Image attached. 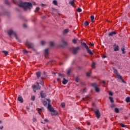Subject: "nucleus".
<instances>
[{
	"label": "nucleus",
	"instance_id": "nucleus-1",
	"mask_svg": "<svg viewBox=\"0 0 130 130\" xmlns=\"http://www.w3.org/2000/svg\"><path fill=\"white\" fill-rule=\"evenodd\" d=\"M8 34L9 35L10 38H12V35H14L16 40H17L19 42H21V40L18 38L17 33L14 32V30H13L12 29H10L8 31Z\"/></svg>",
	"mask_w": 130,
	"mask_h": 130
},
{
	"label": "nucleus",
	"instance_id": "nucleus-2",
	"mask_svg": "<svg viewBox=\"0 0 130 130\" xmlns=\"http://www.w3.org/2000/svg\"><path fill=\"white\" fill-rule=\"evenodd\" d=\"M25 45L28 46L29 48H32L33 51H35V52H36L37 54H39V52H37V51L35 49L33 48L34 47V44H33V43L29 42V41H28V40H27L25 42Z\"/></svg>",
	"mask_w": 130,
	"mask_h": 130
},
{
	"label": "nucleus",
	"instance_id": "nucleus-3",
	"mask_svg": "<svg viewBox=\"0 0 130 130\" xmlns=\"http://www.w3.org/2000/svg\"><path fill=\"white\" fill-rule=\"evenodd\" d=\"M91 110L93 111V112H94L96 118H98V119H99V118H100V116H101V114L100 113L99 109H98V108H91Z\"/></svg>",
	"mask_w": 130,
	"mask_h": 130
},
{
	"label": "nucleus",
	"instance_id": "nucleus-4",
	"mask_svg": "<svg viewBox=\"0 0 130 130\" xmlns=\"http://www.w3.org/2000/svg\"><path fill=\"white\" fill-rule=\"evenodd\" d=\"M81 45H83V46H84V47H85V48L86 49L87 52L88 53H89V54H90V55H93V52H92L91 50L89 48V47H88V45L86 44V43L81 42Z\"/></svg>",
	"mask_w": 130,
	"mask_h": 130
},
{
	"label": "nucleus",
	"instance_id": "nucleus-5",
	"mask_svg": "<svg viewBox=\"0 0 130 130\" xmlns=\"http://www.w3.org/2000/svg\"><path fill=\"white\" fill-rule=\"evenodd\" d=\"M79 50H80L79 47H77L76 48L72 47L70 48V50H71L73 54H76L77 53H78V51H79Z\"/></svg>",
	"mask_w": 130,
	"mask_h": 130
},
{
	"label": "nucleus",
	"instance_id": "nucleus-6",
	"mask_svg": "<svg viewBox=\"0 0 130 130\" xmlns=\"http://www.w3.org/2000/svg\"><path fill=\"white\" fill-rule=\"evenodd\" d=\"M112 70L113 71V73L115 74L118 78V79H120L121 80L122 79V77H121L119 74L117 70H116L114 67H113Z\"/></svg>",
	"mask_w": 130,
	"mask_h": 130
},
{
	"label": "nucleus",
	"instance_id": "nucleus-7",
	"mask_svg": "<svg viewBox=\"0 0 130 130\" xmlns=\"http://www.w3.org/2000/svg\"><path fill=\"white\" fill-rule=\"evenodd\" d=\"M91 86L94 88L96 92H100V89L98 88V84L96 83H91Z\"/></svg>",
	"mask_w": 130,
	"mask_h": 130
},
{
	"label": "nucleus",
	"instance_id": "nucleus-8",
	"mask_svg": "<svg viewBox=\"0 0 130 130\" xmlns=\"http://www.w3.org/2000/svg\"><path fill=\"white\" fill-rule=\"evenodd\" d=\"M32 8V3H25L24 10H27V9H30Z\"/></svg>",
	"mask_w": 130,
	"mask_h": 130
},
{
	"label": "nucleus",
	"instance_id": "nucleus-9",
	"mask_svg": "<svg viewBox=\"0 0 130 130\" xmlns=\"http://www.w3.org/2000/svg\"><path fill=\"white\" fill-rule=\"evenodd\" d=\"M51 114L52 115H58V112H57V111H56V110H55V109H54L53 110H52V111H51Z\"/></svg>",
	"mask_w": 130,
	"mask_h": 130
},
{
	"label": "nucleus",
	"instance_id": "nucleus-10",
	"mask_svg": "<svg viewBox=\"0 0 130 130\" xmlns=\"http://www.w3.org/2000/svg\"><path fill=\"white\" fill-rule=\"evenodd\" d=\"M113 47L115 48H114V51H118V50H119V47H118V45H114Z\"/></svg>",
	"mask_w": 130,
	"mask_h": 130
},
{
	"label": "nucleus",
	"instance_id": "nucleus-11",
	"mask_svg": "<svg viewBox=\"0 0 130 130\" xmlns=\"http://www.w3.org/2000/svg\"><path fill=\"white\" fill-rule=\"evenodd\" d=\"M48 109H49L50 111H52L54 108L51 107V105H50V104H48Z\"/></svg>",
	"mask_w": 130,
	"mask_h": 130
},
{
	"label": "nucleus",
	"instance_id": "nucleus-12",
	"mask_svg": "<svg viewBox=\"0 0 130 130\" xmlns=\"http://www.w3.org/2000/svg\"><path fill=\"white\" fill-rule=\"evenodd\" d=\"M18 7L20 8H23L25 9V3L20 2V4L18 5Z\"/></svg>",
	"mask_w": 130,
	"mask_h": 130
},
{
	"label": "nucleus",
	"instance_id": "nucleus-13",
	"mask_svg": "<svg viewBox=\"0 0 130 130\" xmlns=\"http://www.w3.org/2000/svg\"><path fill=\"white\" fill-rule=\"evenodd\" d=\"M18 101H19L20 103H23V102H24V100L21 96H18Z\"/></svg>",
	"mask_w": 130,
	"mask_h": 130
},
{
	"label": "nucleus",
	"instance_id": "nucleus-14",
	"mask_svg": "<svg viewBox=\"0 0 130 130\" xmlns=\"http://www.w3.org/2000/svg\"><path fill=\"white\" fill-rule=\"evenodd\" d=\"M114 35H116V32L115 31H112L109 33V37H112Z\"/></svg>",
	"mask_w": 130,
	"mask_h": 130
},
{
	"label": "nucleus",
	"instance_id": "nucleus-15",
	"mask_svg": "<svg viewBox=\"0 0 130 130\" xmlns=\"http://www.w3.org/2000/svg\"><path fill=\"white\" fill-rule=\"evenodd\" d=\"M68 82H69V80L66 79V78H63L62 83L63 85H67V84H68Z\"/></svg>",
	"mask_w": 130,
	"mask_h": 130
},
{
	"label": "nucleus",
	"instance_id": "nucleus-16",
	"mask_svg": "<svg viewBox=\"0 0 130 130\" xmlns=\"http://www.w3.org/2000/svg\"><path fill=\"white\" fill-rule=\"evenodd\" d=\"M36 76H37V79H39V78L41 77V73L39 72H36Z\"/></svg>",
	"mask_w": 130,
	"mask_h": 130
},
{
	"label": "nucleus",
	"instance_id": "nucleus-17",
	"mask_svg": "<svg viewBox=\"0 0 130 130\" xmlns=\"http://www.w3.org/2000/svg\"><path fill=\"white\" fill-rule=\"evenodd\" d=\"M62 33L64 35H66V34H68L69 33V29H64L62 31Z\"/></svg>",
	"mask_w": 130,
	"mask_h": 130
},
{
	"label": "nucleus",
	"instance_id": "nucleus-18",
	"mask_svg": "<svg viewBox=\"0 0 130 130\" xmlns=\"http://www.w3.org/2000/svg\"><path fill=\"white\" fill-rule=\"evenodd\" d=\"M48 49H46L45 50V57H47V55H48Z\"/></svg>",
	"mask_w": 130,
	"mask_h": 130
},
{
	"label": "nucleus",
	"instance_id": "nucleus-19",
	"mask_svg": "<svg viewBox=\"0 0 130 130\" xmlns=\"http://www.w3.org/2000/svg\"><path fill=\"white\" fill-rule=\"evenodd\" d=\"M32 89L34 90V91L35 92H36V90H38L37 86L35 85H32Z\"/></svg>",
	"mask_w": 130,
	"mask_h": 130
},
{
	"label": "nucleus",
	"instance_id": "nucleus-20",
	"mask_svg": "<svg viewBox=\"0 0 130 130\" xmlns=\"http://www.w3.org/2000/svg\"><path fill=\"white\" fill-rule=\"evenodd\" d=\"M69 5H71L72 7H74V5H75V1H71L69 2Z\"/></svg>",
	"mask_w": 130,
	"mask_h": 130
},
{
	"label": "nucleus",
	"instance_id": "nucleus-21",
	"mask_svg": "<svg viewBox=\"0 0 130 130\" xmlns=\"http://www.w3.org/2000/svg\"><path fill=\"white\" fill-rule=\"evenodd\" d=\"M40 94H41V96L42 97V98H45V97H46V94L45 93L41 92Z\"/></svg>",
	"mask_w": 130,
	"mask_h": 130
},
{
	"label": "nucleus",
	"instance_id": "nucleus-22",
	"mask_svg": "<svg viewBox=\"0 0 130 130\" xmlns=\"http://www.w3.org/2000/svg\"><path fill=\"white\" fill-rule=\"evenodd\" d=\"M109 99L111 103H113V102H114V101L113 100V98L110 96Z\"/></svg>",
	"mask_w": 130,
	"mask_h": 130
},
{
	"label": "nucleus",
	"instance_id": "nucleus-23",
	"mask_svg": "<svg viewBox=\"0 0 130 130\" xmlns=\"http://www.w3.org/2000/svg\"><path fill=\"white\" fill-rule=\"evenodd\" d=\"M62 43H63V44L64 46H67V45H68V43L67 42H66L65 41H64V40H62Z\"/></svg>",
	"mask_w": 130,
	"mask_h": 130
},
{
	"label": "nucleus",
	"instance_id": "nucleus-24",
	"mask_svg": "<svg viewBox=\"0 0 130 130\" xmlns=\"http://www.w3.org/2000/svg\"><path fill=\"white\" fill-rule=\"evenodd\" d=\"M2 52L3 53H4L5 55H6V56L7 55H8V54H9V52L7 51H3Z\"/></svg>",
	"mask_w": 130,
	"mask_h": 130
},
{
	"label": "nucleus",
	"instance_id": "nucleus-25",
	"mask_svg": "<svg viewBox=\"0 0 130 130\" xmlns=\"http://www.w3.org/2000/svg\"><path fill=\"white\" fill-rule=\"evenodd\" d=\"M121 51H122L123 54L125 53V51H124V50H125L124 46H123L121 47Z\"/></svg>",
	"mask_w": 130,
	"mask_h": 130
},
{
	"label": "nucleus",
	"instance_id": "nucleus-26",
	"mask_svg": "<svg viewBox=\"0 0 130 130\" xmlns=\"http://www.w3.org/2000/svg\"><path fill=\"white\" fill-rule=\"evenodd\" d=\"M90 18H91L92 23H94V22H95V21H94V16L91 15L90 17Z\"/></svg>",
	"mask_w": 130,
	"mask_h": 130
},
{
	"label": "nucleus",
	"instance_id": "nucleus-27",
	"mask_svg": "<svg viewBox=\"0 0 130 130\" xmlns=\"http://www.w3.org/2000/svg\"><path fill=\"white\" fill-rule=\"evenodd\" d=\"M37 89H38H38H39V90H40V89H41V86H40V85H39V83H38V82H37Z\"/></svg>",
	"mask_w": 130,
	"mask_h": 130
},
{
	"label": "nucleus",
	"instance_id": "nucleus-28",
	"mask_svg": "<svg viewBox=\"0 0 130 130\" xmlns=\"http://www.w3.org/2000/svg\"><path fill=\"white\" fill-rule=\"evenodd\" d=\"M125 101H126V102H127V103H129V102H130V98H129V97H127L126 98V99H125Z\"/></svg>",
	"mask_w": 130,
	"mask_h": 130
},
{
	"label": "nucleus",
	"instance_id": "nucleus-29",
	"mask_svg": "<svg viewBox=\"0 0 130 130\" xmlns=\"http://www.w3.org/2000/svg\"><path fill=\"white\" fill-rule=\"evenodd\" d=\"M32 120L33 122H37V119L35 117H33L32 119Z\"/></svg>",
	"mask_w": 130,
	"mask_h": 130
},
{
	"label": "nucleus",
	"instance_id": "nucleus-30",
	"mask_svg": "<svg viewBox=\"0 0 130 130\" xmlns=\"http://www.w3.org/2000/svg\"><path fill=\"white\" fill-rule=\"evenodd\" d=\"M115 112H116V113H118L119 112V110L118 109V108H115Z\"/></svg>",
	"mask_w": 130,
	"mask_h": 130
},
{
	"label": "nucleus",
	"instance_id": "nucleus-31",
	"mask_svg": "<svg viewBox=\"0 0 130 130\" xmlns=\"http://www.w3.org/2000/svg\"><path fill=\"white\" fill-rule=\"evenodd\" d=\"M43 104L44 106H46V105H47V102L46 101H43Z\"/></svg>",
	"mask_w": 130,
	"mask_h": 130
},
{
	"label": "nucleus",
	"instance_id": "nucleus-32",
	"mask_svg": "<svg viewBox=\"0 0 130 130\" xmlns=\"http://www.w3.org/2000/svg\"><path fill=\"white\" fill-rule=\"evenodd\" d=\"M50 46L52 47V46H54V43L53 42H50Z\"/></svg>",
	"mask_w": 130,
	"mask_h": 130
},
{
	"label": "nucleus",
	"instance_id": "nucleus-33",
	"mask_svg": "<svg viewBox=\"0 0 130 130\" xmlns=\"http://www.w3.org/2000/svg\"><path fill=\"white\" fill-rule=\"evenodd\" d=\"M53 5H54L55 6H57V1L54 0L53 1Z\"/></svg>",
	"mask_w": 130,
	"mask_h": 130
},
{
	"label": "nucleus",
	"instance_id": "nucleus-34",
	"mask_svg": "<svg viewBox=\"0 0 130 130\" xmlns=\"http://www.w3.org/2000/svg\"><path fill=\"white\" fill-rule=\"evenodd\" d=\"M84 25H85V26H89V22L88 21H85L84 22Z\"/></svg>",
	"mask_w": 130,
	"mask_h": 130
},
{
	"label": "nucleus",
	"instance_id": "nucleus-35",
	"mask_svg": "<svg viewBox=\"0 0 130 130\" xmlns=\"http://www.w3.org/2000/svg\"><path fill=\"white\" fill-rule=\"evenodd\" d=\"M77 12L78 13H81V12H82V9L80 8H78L77 10Z\"/></svg>",
	"mask_w": 130,
	"mask_h": 130
},
{
	"label": "nucleus",
	"instance_id": "nucleus-36",
	"mask_svg": "<svg viewBox=\"0 0 130 130\" xmlns=\"http://www.w3.org/2000/svg\"><path fill=\"white\" fill-rule=\"evenodd\" d=\"M58 76H59V77H61L62 78H64V75L63 74L58 73Z\"/></svg>",
	"mask_w": 130,
	"mask_h": 130
},
{
	"label": "nucleus",
	"instance_id": "nucleus-37",
	"mask_svg": "<svg viewBox=\"0 0 130 130\" xmlns=\"http://www.w3.org/2000/svg\"><path fill=\"white\" fill-rule=\"evenodd\" d=\"M39 10H40V8L39 7H37L36 10H35V13L38 12V11H39Z\"/></svg>",
	"mask_w": 130,
	"mask_h": 130
},
{
	"label": "nucleus",
	"instance_id": "nucleus-38",
	"mask_svg": "<svg viewBox=\"0 0 130 130\" xmlns=\"http://www.w3.org/2000/svg\"><path fill=\"white\" fill-rule=\"evenodd\" d=\"M86 76L87 77H90L91 76V72H87L86 73Z\"/></svg>",
	"mask_w": 130,
	"mask_h": 130
},
{
	"label": "nucleus",
	"instance_id": "nucleus-39",
	"mask_svg": "<svg viewBox=\"0 0 130 130\" xmlns=\"http://www.w3.org/2000/svg\"><path fill=\"white\" fill-rule=\"evenodd\" d=\"M41 45H45V41H42L41 42Z\"/></svg>",
	"mask_w": 130,
	"mask_h": 130
},
{
	"label": "nucleus",
	"instance_id": "nucleus-40",
	"mask_svg": "<svg viewBox=\"0 0 130 130\" xmlns=\"http://www.w3.org/2000/svg\"><path fill=\"white\" fill-rule=\"evenodd\" d=\"M79 80H80V79H79V77H77L76 78V79H75V81L76 82V83H79Z\"/></svg>",
	"mask_w": 130,
	"mask_h": 130
},
{
	"label": "nucleus",
	"instance_id": "nucleus-41",
	"mask_svg": "<svg viewBox=\"0 0 130 130\" xmlns=\"http://www.w3.org/2000/svg\"><path fill=\"white\" fill-rule=\"evenodd\" d=\"M91 67L93 69H95V62H93L91 65Z\"/></svg>",
	"mask_w": 130,
	"mask_h": 130
},
{
	"label": "nucleus",
	"instance_id": "nucleus-42",
	"mask_svg": "<svg viewBox=\"0 0 130 130\" xmlns=\"http://www.w3.org/2000/svg\"><path fill=\"white\" fill-rule=\"evenodd\" d=\"M86 99H87V100H89V99H91V96H90V95H86Z\"/></svg>",
	"mask_w": 130,
	"mask_h": 130
},
{
	"label": "nucleus",
	"instance_id": "nucleus-43",
	"mask_svg": "<svg viewBox=\"0 0 130 130\" xmlns=\"http://www.w3.org/2000/svg\"><path fill=\"white\" fill-rule=\"evenodd\" d=\"M5 4L6 5H10V2H9L8 0H6L5 1Z\"/></svg>",
	"mask_w": 130,
	"mask_h": 130
},
{
	"label": "nucleus",
	"instance_id": "nucleus-44",
	"mask_svg": "<svg viewBox=\"0 0 130 130\" xmlns=\"http://www.w3.org/2000/svg\"><path fill=\"white\" fill-rule=\"evenodd\" d=\"M73 43L74 44H77V40H76V39H73Z\"/></svg>",
	"mask_w": 130,
	"mask_h": 130
},
{
	"label": "nucleus",
	"instance_id": "nucleus-45",
	"mask_svg": "<svg viewBox=\"0 0 130 130\" xmlns=\"http://www.w3.org/2000/svg\"><path fill=\"white\" fill-rule=\"evenodd\" d=\"M61 107H62L63 108V107H64V106H66V104L63 103L61 104Z\"/></svg>",
	"mask_w": 130,
	"mask_h": 130
},
{
	"label": "nucleus",
	"instance_id": "nucleus-46",
	"mask_svg": "<svg viewBox=\"0 0 130 130\" xmlns=\"http://www.w3.org/2000/svg\"><path fill=\"white\" fill-rule=\"evenodd\" d=\"M46 101L48 102V104H50V102H51L50 99H48L46 100Z\"/></svg>",
	"mask_w": 130,
	"mask_h": 130
},
{
	"label": "nucleus",
	"instance_id": "nucleus-47",
	"mask_svg": "<svg viewBox=\"0 0 130 130\" xmlns=\"http://www.w3.org/2000/svg\"><path fill=\"white\" fill-rule=\"evenodd\" d=\"M109 94L110 95V96H113V93L111 91H110L109 92Z\"/></svg>",
	"mask_w": 130,
	"mask_h": 130
},
{
	"label": "nucleus",
	"instance_id": "nucleus-48",
	"mask_svg": "<svg viewBox=\"0 0 130 130\" xmlns=\"http://www.w3.org/2000/svg\"><path fill=\"white\" fill-rule=\"evenodd\" d=\"M31 99L32 101H34V100H35V96H32L31 98Z\"/></svg>",
	"mask_w": 130,
	"mask_h": 130
},
{
	"label": "nucleus",
	"instance_id": "nucleus-49",
	"mask_svg": "<svg viewBox=\"0 0 130 130\" xmlns=\"http://www.w3.org/2000/svg\"><path fill=\"white\" fill-rule=\"evenodd\" d=\"M120 125L122 127H125V125L122 124V123H120Z\"/></svg>",
	"mask_w": 130,
	"mask_h": 130
},
{
	"label": "nucleus",
	"instance_id": "nucleus-50",
	"mask_svg": "<svg viewBox=\"0 0 130 130\" xmlns=\"http://www.w3.org/2000/svg\"><path fill=\"white\" fill-rule=\"evenodd\" d=\"M71 74V69H69L68 71H67V74L68 75H70Z\"/></svg>",
	"mask_w": 130,
	"mask_h": 130
},
{
	"label": "nucleus",
	"instance_id": "nucleus-51",
	"mask_svg": "<svg viewBox=\"0 0 130 130\" xmlns=\"http://www.w3.org/2000/svg\"><path fill=\"white\" fill-rule=\"evenodd\" d=\"M23 53H28V51H27L26 50H23Z\"/></svg>",
	"mask_w": 130,
	"mask_h": 130
},
{
	"label": "nucleus",
	"instance_id": "nucleus-52",
	"mask_svg": "<svg viewBox=\"0 0 130 130\" xmlns=\"http://www.w3.org/2000/svg\"><path fill=\"white\" fill-rule=\"evenodd\" d=\"M14 4H15V5H18V3L16 2V0H12Z\"/></svg>",
	"mask_w": 130,
	"mask_h": 130
},
{
	"label": "nucleus",
	"instance_id": "nucleus-53",
	"mask_svg": "<svg viewBox=\"0 0 130 130\" xmlns=\"http://www.w3.org/2000/svg\"><path fill=\"white\" fill-rule=\"evenodd\" d=\"M50 62H53V60H50V61H49L48 62V63H47V66H48V64H49L50 63Z\"/></svg>",
	"mask_w": 130,
	"mask_h": 130
},
{
	"label": "nucleus",
	"instance_id": "nucleus-54",
	"mask_svg": "<svg viewBox=\"0 0 130 130\" xmlns=\"http://www.w3.org/2000/svg\"><path fill=\"white\" fill-rule=\"evenodd\" d=\"M89 45H90L91 46H94V43H89Z\"/></svg>",
	"mask_w": 130,
	"mask_h": 130
},
{
	"label": "nucleus",
	"instance_id": "nucleus-55",
	"mask_svg": "<svg viewBox=\"0 0 130 130\" xmlns=\"http://www.w3.org/2000/svg\"><path fill=\"white\" fill-rule=\"evenodd\" d=\"M40 85H41V86H44V83L42 81L40 82Z\"/></svg>",
	"mask_w": 130,
	"mask_h": 130
},
{
	"label": "nucleus",
	"instance_id": "nucleus-56",
	"mask_svg": "<svg viewBox=\"0 0 130 130\" xmlns=\"http://www.w3.org/2000/svg\"><path fill=\"white\" fill-rule=\"evenodd\" d=\"M121 80L122 83H124V84H126V82H125V81H124V80H123V79L122 78Z\"/></svg>",
	"mask_w": 130,
	"mask_h": 130
},
{
	"label": "nucleus",
	"instance_id": "nucleus-57",
	"mask_svg": "<svg viewBox=\"0 0 130 130\" xmlns=\"http://www.w3.org/2000/svg\"><path fill=\"white\" fill-rule=\"evenodd\" d=\"M86 91H87V89L84 88V89H83V93H85V92H86Z\"/></svg>",
	"mask_w": 130,
	"mask_h": 130
},
{
	"label": "nucleus",
	"instance_id": "nucleus-58",
	"mask_svg": "<svg viewBox=\"0 0 130 130\" xmlns=\"http://www.w3.org/2000/svg\"><path fill=\"white\" fill-rule=\"evenodd\" d=\"M23 26L24 28H27V25L26 24H24L23 25Z\"/></svg>",
	"mask_w": 130,
	"mask_h": 130
},
{
	"label": "nucleus",
	"instance_id": "nucleus-59",
	"mask_svg": "<svg viewBox=\"0 0 130 130\" xmlns=\"http://www.w3.org/2000/svg\"><path fill=\"white\" fill-rule=\"evenodd\" d=\"M38 109L39 111H41V110H43V107L41 108H38Z\"/></svg>",
	"mask_w": 130,
	"mask_h": 130
},
{
	"label": "nucleus",
	"instance_id": "nucleus-60",
	"mask_svg": "<svg viewBox=\"0 0 130 130\" xmlns=\"http://www.w3.org/2000/svg\"><path fill=\"white\" fill-rule=\"evenodd\" d=\"M44 121H45V122H48V119H44Z\"/></svg>",
	"mask_w": 130,
	"mask_h": 130
},
{
	"label": "nucleus",
	"instance_id": "nucleus-61",
	"mask_svg": "<svg viewBox=\"0 0 130 130\" xmlns=\"http://www.w3.org/2000/svg\"><path fill=\"white\" fill-rule=\"evenodd\" d=\"M4 128V126L3 125L0 126V129H3Z\"/></svg>",
	"mask_w": 130,
	"mask_h": 130
},
{
	"label": "nucleus",
	"instance_id": "nucleus-62",
	"mask_svg": "<svg viewBox=\"0 0 130 130\" xmlns=\"http://www.w3.org/2000/svg\"><path fill=\"white\" fill-rule=\"evenodd\" d=\"M57 82H59L60 81V79L57 78Z\"/></svg>",
	"mask_w": 130,
	"mask_h": 130
},
{
	"label": "nucleus",
	"instance_id": "nucleus-63",
	"mask_svg": "<svg viewBox=\"0 0 130 130\" xmlns=\"http://www.w3.org/2000/svg\"><path fill=\"white\" fill-rule=\"evenodd\" d=\"M103 84H106L105 81L103 80L102 81Z\"/></svg>",
	"mask_w": 130,
	"mask_h": 130
},
{
	"label": "nucleus",
	"instance_id": "nucleus-64",
	"mask_svg": "<svg viewBox=\"0 0 130 130\" xmlns=\"http://www.w3.org/2000/svg\"><path fill=\"white\" fill-rule=\"evenodd\" d=\"M26 109L27 110H29V109H30V108H28V107H26Z\"/></svg>",
	"mask_w": 130,
	"mask_h": 130
}]
</instances>
